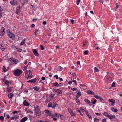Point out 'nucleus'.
Instances as JSON below:
<instances>
[{"instance_id": "nucleus-1", "label": "nucleus", "mask_w": 122, "mask_h": 122, "mask_svg": "<svg viewBox=\"0 0 122 122\" xmlns=\"http://www.w3.org/2000/svg\"><path fill=\"white\" fill-rule=\"evenodd\" d=\"M14 74L17 76H19L22 73V71L18 69H17L14 71Z\"/></svg>"}, {"instance_id": "nucleus-2", "label": "nucleus", "mask_w": 122, "mask_h": 122, "mask_svg": "<svg viewBox=\"0 0 122 122\" xmlns=\"http://www.w3.org/2000/svg\"><path fill=\"white\" fill-rule=\"evenodd\" d=\"M10 3L11 5L15 6L17 5L18 2L17 0H12V1H10Z\"/></svg>"}, {"instance_id": "nucleus-3", "label": "nucleus", "mask_w": 122, "mask_h": 122, "mask_svg": "<svg viewBox=\"0 0 122 122\" xmlns=\"http://www.w3.org/2000/svg\"><path fill=\"white\" fill-rule=\"evenodd\" d=\"M8 36L13 40L15 38V36L14 34L11 33L10 32L8 34Z\"/></svg>"}, {"instance_id": "nucleus-4", "label": "nucleus", "mask_w": 122, "mask_h": 122, "mask_svg": "<svg viewBox=\"0 0 122 122\" xmlns=\"http://www.w3.org/2000/svg\"><path fill=\"white\" fill-rule=\"evenodd\" d=\"M35 112L37 114V115L38 116H40L41 115V112L40 110H37L35 109Z\"/></svg>"}, {"instance_id": "nucleus-5", "label": "nucleus", "mask_w": 122, "mask_h": 122, "mask_svg": "<svg viewBox=\"0 0 122 122\" xmlns=\"http://www.w3.org/2000/svg\"><path fill=\"white\" fill-rule=\"evenodd\" d=\"M84 101L86 103L88 104L89 106H91L92 105V102L88 99H86L84 100Z\"/></svg>"}, {"instance_id": "nucleus-6", "label": "nucleus", "mask_w": 122, "mask_h": 122, "mask_svg": "<svg viewBox=\"0 0 122 122\" xmlns=\"http://www.w3.org/2000/svg\"><path fill=\"white\" fill-rule=\"evenodd\" d=\"M53 90H54L55 92H56L58 94H61L62 92V90L59 89H53Z\"/></svg>"}, {"instance_id": "nucleus-7", "label": "nucleus", "mask_w": 122, "mask_h": 122, "mask_svg": "<svg viewBox=\"0 0 122 122\" xmlns=\"http://www.w3.org/2000/svg\"><path fill=\"white\" fill-rule=\"evenodd\" d=\"M33 52L34 54L37 56H39V55L38 53L36 50V49H34L33 50Z\"/></svg>"}, {"instance_id": "nucleus-8", "label": "nucleus", "mask_w": 122, "mask_h": 122, "mask_svg": "<svg viewBox=\"0 0 122 122\" xmlns=\"http://www.w3.org/2000/svg\"><path fill=\"white\" fill-rule=\"evenodd\" d=\"M5 29L3 27L1 29V34L0 35L1 36H3L4 34V33L5 32Z\"/></svg>"}, {"instance_id": "nucleus-9", "label": "nucleus", "mask_w": 122, "mask_h": 122, "mask_svg": "<svg viewBox=\"0 0 122 122\" xmlns=\"http://www.w3.org/2000/svg\"><path fill=\"white\" fill-rule=\"evenodd\" d=\"M13 88L12 87H9L6 88L7 91L6 92H11L12 90V89Z\"/></svg>"}, {"instance_id": "nucleus-10", "label": "nucleus", "mask_w": 122, "mask_h": 122, "mask_svg": "<svg viewBox=\"0 0 122 122\" xmlns=\"http://www.w3.org/2000/svg\"><path fill=\"white\" fill-rule=\"evenodd\" d=\"M28 0H21L20 1V2L22 5H24L25 3H28Z\"/></svg>"}, {"instance_id": "nucleus-11", "label": "nucleus", "mask_w": 122, "mask_h": 122, "mask_svg": "<svg viewBox=\"0 0 122 122\" xmlns=\"http://www.w3.org/2000/svg\"><path fill=\"white\" fill-rule=\"evenodd\" d=\"M108 101L112 103L111 104V105L113 106L114 105V103L115 102V101L112 99H109Z\"/></svg>"}, {"instance_id": "nucleus-12", "label": "nucleus", "mask_w": 122, "mask_h": 122, "mask_svg": "<svg viewBox=\"0 0 122 122\" xmlns=\"http://www.w3.org/2000/svg\"><path fill=\"white\" fill-rule=\"evenodd\" d=\"M68 112L70 113L71 116H75V114L70 109H68Z\"/></svg>"}, {"instance_id": "nucleus-13", "label": "nucleus", "mask_w": 122, "mask_h": 122, "mask_svg": "<svg viewBox=\"0 0 122 122\" xmlns=\"http://www.w3.org/2000/svg\"><path fill=\"white\" fill-rule=\"evenodd\" d=\"M14 58L13 57H11L10 58L9 61L10 62V63L11 65H12L14 64Z\"/></svg>"}, {"instance_id": "nucleus-14", "label": "nucleus", "mask_w": 122, "mask_h": 122, "mask_svg": "<svg viewBox=\"0 0 122 122\" xmlns=\"http://www.w3.org/2000/svg\"><path fill=\"white\" fill-rule=\"evenodd\" d=\"M14 94L12 93H10L8 94V97L9 99H11L14 96Z\"/></svg>"}, {"instance_id": "nucleus-15", "label": "nucleus", "mask_w": 122, "mask_h": 122, "mask_svg": "<svg viewBox=\"0 0 122 122\" xmlns=\"http://www.w3.org/2000/svg\"><path fill=\"white\" fill-rule=\"evenodd\" d=\"M23 104L25 106H28L29 105V103L27 102L26 100L24 101L23 102Z\"/></svg>"}, {"instance_id": "nucleus-16", "label": "nucleus", "mask_w": 122, "mask_h": 122, "mask_svg": "<svg viewBox=\"0 0 122 122\" xmlns=\"http://www.w3.org/2000/svg\"><path fill=\"white\" fill-rule=\"evenodd\" d=\"M27 118L26 117H25L22 118L20 121V122H25L27 120Z\"/></svg>"}, {"instance_id": "nucleus-17", "label": "nucleus", "mask_w": 122, "mask_h": 122, "mask_svg": "<svg viewBox=\"0 0 122 122\" xmlns=\"http://www.w3.org/2000/svg\"><path fill=\"white\" fill-rule=\"evenodd\" d=\"M76 92L77 93L76 94L77 95L79 96L80 97L81 96V94L80 90H77V91H76Z\"/></svg>"}, {"instance_id": "nucleus-18", "label": "nucleus", "mask_w": 122, "mask_h": 122, "mask_svg": "<svg viewBox=\"0 0 122 122\" xmlns=\"http://www.w3.org/2000/svg\"><path fill=\"white\" fill-rule=\"evenodd\" d=\"M107 117L110 119H112L115 117H116L114 115H110L107 116Z\"/></svg>"}, {"instance_id": "nucleus-19", "label": "nucleus", "mask_w": 122, "mask_h": 122, "mask_svg": "<svg viewBox=\"0 0 122 122\" xmlns=\"http://www.w3.org/2000/svg\"><path fill=\"white\" fill-rule=\"evenodd\" d=\"M45 112L48 115H49L50 114H51V111L48 110H45Z\"/></svg>"}, {"instance_id": "nucleus-20", "label": "nucleus", "mask_w": 122, "mask_h": 122, "mask_svg": "<svg viewBox=\"0 0 122 122\" xmlns=\"http://www.w3.org/2000/svg\"><path fill=\"white\" fill-rule=\"evenodd\" d=\"M86 92L88 94H90L92 95H94L95 94L94 92L89 90L87 91Z\"/></svg>"}, {"instance_id": "nucleus-21", "label": "nucleus", "mask_w": 122, "mask_h": 122, "mask_svg": "<svg viewBox=\"0 0 122 122\" xmlns=\"http://www.w3.org/2000/svg\"><path fill=\"white\" fill-rule=\"evenodd\" d=\"M11 83V82H9L7 80H5V84H6L7 85V86L8 87H9V83Z\"/></svg>"}, {"instance_id": "nucleus-22", "label": "nucleus", "mask_w": 122, "mask_h": 122, "mask_svg": "<svg viewBox=\"0 0 122 122\" xmlns=\"http://www.w3.org/2000/svg\"><path fill=\"white\" fill-rule=\"evenodd\" d=\"M112 111L115 112H117L118 111V110L114 108H111Z\"/></svg>"}, {"instance_id": "nucleus-23", "label": "nucleus", "mask_w": 122, "mask_h": 122, "mask_svg": "<svg viewBox=\"0 0 122 122\" xmlns=\"http://www.w3.org/2000/svg\"><path fill=\"white\" fill-rule=\"evenodd\" d=\"M26 40V39H23V41H22L20 44V45H24L25 43V41Z\"/></svg>"}, {"instance_id": "nucleus-24", "label": "nucleus", "mask_w": 122, "mask_h": 122, "mask_svg": "<svg viewBox=\"0 0 122 122\" xmlns=\"http://www.w3.org/2000/svg\"><path fill=\"white\" fill-rule=\"evenodd\" d=\"M33 89L34 90H36V91H38L39 90V87L35 86L33 87Z\"/></svg>"}, {"instance_id": "nucleus-25", "label": "nucleus", "mask_w": 122, "mask_h": 122, "mask_svg": "<svg viewBox=\"0 0 122 122\" xmlns=\"http://www.w3.org/2000/svg\"><path fill=\"white\" fill-rule=\"evenodd\" d=\"M48 107H52V103L50 102L48 104Z\"/></svg>"}, {"instance_id": "nucleus-26", "label": "nucleus", "mask_w": 122, "mask_h": 122, "mask_svg": "<svg viewBox=\"0 0 122 122\" xmlns=\"http://www.w3.org/2000/svg\"><path fill=\"white\" fill-rule=\"evenodd\" d=\"M53 86H60L59 85V84L57 82H56L54 83H53Z\"/></svg>"}, {"instance_id": "nucleus-27", "label": "nucleus", "mask_w": 122, "mask_h": 122, "mask_svg": "<svg viewBox=\"0 0 122 122\" xmlns=\"http://www.w3.org/2000/svg\"><path fill=\"white\" fill-rule=\"evenodd\" d=\"M6 67L4 66H3V71H4V72H5L7 71V69H6Z\"/></svg>"}, {"instance_id": "nucleus-28", "label": "nucleus", "mask_w": 122, "mask_h": 122, "mask_svg": "<svg viewBox=\"0 0 122 122\" xmlns=\"http://www.w3.org/2000/svg\"><path fill=\"white\" fill-rule=\"evenodd\" d=\"M58 69L59 71H61L63 70V68L61 67V66H59L58 67Z\"/></svg>"}, {"instance_id": "nucleus-29", "label": "nucleus", "mask_w": 122, "mask_h": 122, "mask_svg": "<svg viewBox=\"0 0 122 122\" xmlns=\"http://www.w3.org/2000/svg\"><path fill=\"white\" fill-rule=\"evenodd\" d=\"M103 115L107 117V116H108V113L107 112H104L103 113Z\"/></svg>"}, {"instance_id": "nucleus-30", "label": "nucleus", "mask_w": 122, "mask_h": 122, "mask_svg": "<svg viewBox=\"0 0 122 122\" xmlns=\"http://www.w3.org/2000/svg\"><path fill=\"white\" fill-rule=\"evenodd\" d=\"M94 72H98L99 70L96 67H94Z\"/></svg>"}, {"instance_id": "nucleus-31", "label": "nucleus", "mask_w": 122, "mask_h": 122, "mask_svg": "<svg viewBox=\"0 0 122 122\" xmlns=\"http://www.w3.org/2000/svg\"><path fill=\"white\" fill-rule=\"evenodd\" d=\"M33 76V75H32L31 73L29 74L28 75V77L30 79Z\"/></svg>"}, {"instance_id": "nucleus-32", "label": "nucleus", "mask_w": 122, "mask_h": 122, "mask_svg": "<svg viewBox=\"0 0 122 122\" xmlns=\"http://www.w3.org/2000/svg\"><path fill=\"white\" fill-rule=\"evenodd\" d=\"M20 11V10L19 9H16V10L15 11V13L17 14H18L19 13Z\"/></svg>"}, {"instance_id": "nucleus-33", "label": "nucleus", "mask_w": 122, "mask_h": 122, "mask_svg": "<svg viewBox=\"0 0 122 122\" xmlns=\"http://www.w3.org/2000/svg\"><path fill=\"white\" fill-rule=\"evenodd\" d=\"M31 80V83H35L36 81V78L33 79L32 80Z\"/></svg>"}, {"instance_id": "nucleus-34", "label": "nucleus", "mask_w": 122, "mask_h": 122, "mask_svg": "<svg viewBox=\"0 0 122 122\" xmlns=\"http://www.w3.org/2000/svg\"><path fill=\"white\" fill-rule=\"evenodd\" d=\"M5 48H4V47L2 46L1 47L0 49L2 51H4L5 50Z\"/></svg>"}, {"instance_id": "nucleus-35", "label": "nucleus", "mask_w": 122, "mask_h": 122, "mask_svg": "<svg viewBox=\"0 0 122 122\" xmlns=\"http://www.w3.org/2000/svg\"><path fill=\"white\" fill-rule=\"evenodd\" d=\"M94 122H97V121L98 122H99V119L95 117L94 118Z\"/></svg>"}, {"instance_id": "nucleus-36", "label": "nucleus", "mask_w": 122, "mask_h": 122, "mask_svg": "<svg viewBox=\"0 0 122 122\" xmlns=\"http://www.w3.org/2000/svg\"><path fill=\"white\" fill-rule=\"evenodd\" d=\"M53 105V106H52L53 108H55L56 107H57V106H58V105L56 103H55V104Z\"/></svg>"}, {"instance_id": "nucleus-37", "label": "nucleus", "mask_w": 122, "mask_h": 122, "mask_svg": "<svg viewBox=\"0 0 122 122\" xmlns=\"http://www.w3.org/2000/svg\"><path fill=\"white\" fill-rule=\"evenodd\" d=\"M88 50L84 52L83 54L85 55H87L88 54Z\"/></svg>"}, {"instance_id": "nucleus-38", "label": "nucleus", "mask_w": 122, "mask_h": 122, "mask_svg": "<svg viewBox=\"0 0 122 122\" xmlns=\"http://www.w3.org/2000/svg\"><path fill=\"white\" fill-rule=\"evenodd\" d=\"M55 96V94H51V95H50L49 96V97L51 98H52L54 97Z\"/></svg>"}, {"instance_id": "nucleus-39", "label": "nucleus", "mask_w": 122, "mask_h": 122, "mask_svg": "<svg viewBox=\"0 0 122 122\" xmlns=\"http://www.w3.org/2000/svg\"><path fill=\"white\" fill-rule=\"evenodd\" d=\"M0 119L2 121H3L4 119V117L2 116H0Z\"/></svg>"}, {"instance_id": "nucleus-40", "label": "nucleus", "mask_w": 122, "mask_h": 122, "mask_svg": "<svg viewBox=\"0 0 122 122\" xmlns=\"http://www.w3.org/2000/svg\"><path fill=\"white\" fill-rule=\"evenodd\" d=\"M115 83L114 82H113L112 84V87H114L115 86Z\"/></svg>"}, {"instance_id": "nucleus-41", "label": "nucleus", "mask_w": 122, "mask_h": 122, "mask_svg": "<svg viewBox=\"0 0 122 122\" xmlns=\"http://www.w3.org/2000/svg\"><path fill=\"white\" fill-rule=\"evenodd\" d=\"M98 99H99L102 102L104 101V100L102 97H99Z\"/></svg>"}, {"instance_id": "nucleus-42", "label": "nucleus", "mask_w": 122, "mask_h": 122, "mask_svg": "<svg viewBox=\"0 0 122 122\" xmlns=\"http://www.w3.org/2000/svg\"><path fill=\"white\" fill-rule=\"evenodd\" d=\"M15 48H16V49H18V50H17V51L19 52H20L22 51V49H18V48L15 47Z\"/></svg>"}, {"instance_id": "nucleus-43", "label": "nucleus", "mask_w": 122, "mask_h": 122, "mask_svg": "<svg viewBox=\"0 0 122 122\" xmlns=\"http://www.w3.org/2000/svg\"><path fill=\"white\" fill-rule=\"evenodd\" d=\"M76 102L78 103L79 104L80 103V101L78 99H76Z\"/></svg>"}, {"instance_id": "nucleus-44", "label": "nucleus", "mask_w": 122, "mask_h": 122, "mask_svg": "<svg viewBox=\"0 0 122 122\" xmlns=\"http://www.w3.org/2000/svg\"><path fill=\"white\" fill-rule=\"evenodd\" d=\"M94 97L96 98L97 99H98L99 97H100L99 96L96 95H94Z\"/></svg>"}, {"instance_id": "nucleus-45", "label": "nucleus", "mask_w": 122, "mask_h": 122, "mask_svg": "<svg viewBox=\"0 0 122 122\" xmlns=\"http://www.w3.org/2000/svg\"><path fill=\"white\" fill-rule=\"evenodd\" d=\"M80 109L81 111L82 112H84L85 111V110L82 107H81L80 108Z\"/></svg>"}, {"instance_id": "nucleus-46", "label": "nucleus", "mask_w": 122, "mask_h": 122, "mask_svg": "<svg viewBox=\"0 0 122 122\" xmlns=\"http://www.w3.org/2000/svg\"><path fill=\"white\" fill-rule=\"evenodd\" d=\"M77 112H79L81 116H83V115L81 114L80 111V110H78V109H77Z\"/></svg>"}, {"instance_id": "nucleus-47", "label": "nucleus", "mask_w": 122, "mask_h": 122, "mask_svg": "<svg viewBox=\"0 0 122 122\" xmlns=\"http://www.w3.org/2000/svg\"><path fill=\"white\" fill-rule=\"evenodd\" d=\"M41 49L42 50H44L45 49L44 47L42 45H41L40 46Z\"/></svg>"}, {"instance_id": "nucleus-48", "label": "nucleus", "mask_w": 122, "mask_h": 122, "mask_svg": "<svg viewBox=\"0 0 122 122\" xmlns=\"http://www.w3.org/2000/svg\"><path fill=\"white\" fill-rule=\"evenodd\" d=\"M28 65H27V66H24V69H23V70H26V69L27 68V67L28 66Z\"/></svg>"}, {"instance_id": "nucleus-49", "label": "nucleus", "mask_w": 122, "mask_h": 122, "mask_svg": "<svg viewBox=\"0 0 122 122\" xmlns=\"http://www.w3.org/2000/svg\"><path fill=\"white\" fill-rule=\"evenodd\" d=\"M35 109L36 110H40V107L38 106H37L36 107V108L35 107Z\"/></svg>"}, {"instance_id": "nucleus-50", "label": "nucleus", "mask_w": 122, "mask_h": 122, "mask_svg": "<svg viewBox=\"0 0 122 122\" xmlns=\"http://www.w3.org/2000/svg\"><path fill=\"white\" fill-rule=\"evenodd\" d=\"M14 63H15V64H16L17 63V60H16L15 59H14Z\"/></svg>"}, {"instance_id": "nucleus-51", "label": "nucleus", "mask_w": 122, "mask_h": 122, "mask_svg": "<svg viewBox=\"0 0 122 122\" xmlns=\"http://www.w3.org/2000/svg\"><path fill=\"white\" fill-rule=\"evenodd\" d=\"M73 77H75V78L76 77V73H75L73 74Z\"/></svg>"}, {"instance_id": "nucleus-52", "label": "nucleus", "mask_w": 122, "mask_h": 122, "mask_svg": "<svg viewBox=\"0 0 122 122\" xmlns=\"http://www.w3.org/2000/svg\"><path fill=\"white\" fill-rule=\"evenodd\" d=\"M71 89L72 91H76V90H77V88H71Z\"/></svg>"}, {"instance_id": "nucleus-53", "label": "nucleus", "mask_w": 122, "mask_h": 122, "mask_svg": "<svg viewBox=\"0 0 122 122\" xmlns=\"http://www.w3.org/2000/svg\"><path fill=\"white\" fill-rule=\"evenodd\" d=\"M80 2V0H77L76 1V4L77 5H79V3Z\"/></svg>"}, {"instance_id": "nucleus-54", "label": "nucleus", "mask_w": 122, "mask_h": 122, "mask_svg": "<svg viewBox=\"0 0 122 122\" xmlns=\"http://www.w3.org/2000/svg\"><path fill=\"white\" fill-rule=\"evenodd\" d=\"M49 116L50 117H52L54 116L51 113V114H50Z\"/></svg>"}, {"instance_id": "nucleus-55", "label": "nucleus", "mask_w": 122, "mask_h": 122, "mask_svg": "<svg viewBox=\"0 0 122 122\" xmlns=\"http://www.w3.org/2000/svg\"><path fill=\"white\" fill-rule=\"evenodd\" d=\"M106 118H104L102 119V121L103 122H106Z\"/></svg>"}, {"instance_id": "nucleus-56", "label": "nucleus", "mask_w": 122, "mask_h": 122, "mask_svg": "<svg viewBox=\"0 0 122 122\" xmlns=\"http://www.w3.org/2000/svg\"><path fill=\"white\" fill-rule=\"evenodd\" d=\"M29 71L28 70V71L25 70V71L24 72L25 74H27L28 73Z\"/></svg>"}, {"instance_id": "nucleus-57", "label": "nucleus", "mask_w": 122, "mask_h": 122, "mask_svg": "<svg viewBox=\"0 0 122 122\" xmlns=\"http://www.w3.org/2000/svg\"><path fill=\"white\" fill-rule=\"evenodd\" d=\"M72 81L73 82H74L75 83L76 85H77V83L76 81V80H73V81Z\"/></svg>"}, {"instance_id": "nucleus-58", "label": "nucleus", "mask_w": 122, "mask_h": 122, "mask_svg": "<svg viewBox=\"0 0 122 122\" xmlns=\"http://www.w3.org/2000/svg\"><path fill=\"white\" fill-rule=\"evenodd\" d=\"M18 112L17 111H15L12 112V113L13 114H14L15 113H17Z\"/></svg>"}, {"instance_id": "nucleus-59", "label": "nucleus", "mask_w": 122, "mask_h": 122, "mask_svg": "<svg viewBox=\"0 0 122 122\" xmlns=\"http://www.w3.org/2000/svg\"><path fill=\"white\" fill-rule=\"evenodd\" d=\"M97 101V100L96 99H95L94 101L92 103L93 104H95L96 103V102Z\"/></svg>"}, {"instance_id": "nucleus-60", "label": "nucleus", "mask_w": 122, "mask_h": 122, "mask_svg": "<svg viewBox=\"0 0 122 122\" xmlns=\"http://www.w3.org/2000/svg\"><path fill=\"white\" fill-rule=\"evenodd\" d=\"M38 30H37V29H36L35 30V32L34 33L35 34V35H37V34L36 33L38 31Z\"/></svg>"}, {"instance_id": "nucleus-61", "label": "nucleus", "mask_w": 122, "mask_h": 122, "mask_svg": "<svg viewBox=\"0 0 122 122\" xmlns=\"http://www.w3.org/2000/svg\"><path fill=\"white\" fill-rule=\"evenodd\" d=\"M35 26V25L34 24H33L31 25V26L32 28H34Z\"/></svg>"}, {"instance_id": "nucleus-62", "label": "nucleus", "mask_w": 122, "mask_h": 122, "mask_svg": "<svg viewBox=\"0 0 122 122\" xmlns=\"http://www.w3.org/2000/svg\"><path fill=\"white\" fill-rule=\"evenodd\" d=\"M6 117L8 118H9L10 117L8 114H7L6 115Z\"/></svg>"}, {"instance_id": "nucleus-63", "label": "nucleus", "mask_w": 122, "mask_h": 122, "mask_svg": "<svg viewBox=\"0 0 122 122\" xmlns=\"http://www.w3.org/2000/svg\"><path fill=\"white\" fill-rule=\"evenodd\" d=\"M37 20V19H36V18H34V19H33L32 20V21H36V20Z\"/></svg>"}, {"instance_id": "nucleus-64", "label": "nucleus", "mask_w": 122, "mask_h": 122, "mask_svg": "<svg viewBox=\"0 0 122 122\" xmlns=\"http://www.w3.org/2000/svg\"><path fill=\"white\" fill-rule=\"evenodd\" d=\"M41 79L43 80H44L45 79V78L44 76H43L42 77Z\"/></svg>"}]
</instances>
